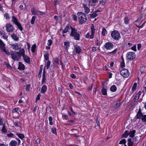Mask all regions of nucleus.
I'll return each mask as SVG.
<instances>
[{"label": "nucleus", "instance_id": "nucleus-45", "mask_svg": "<svg viewBox=\"0 0 146 146\" xmlns=\"http://www.w3.org/2000/svg\"><path fill=\"white\" fill-rule=\"evenodd\" d=\"M17 135L18 137L21 139H23L24 137V136L23 134H21V133H17Z\"/></svg>", "mask_w": 146, "mask_h": 146}, {"label": "nucleus", "instance_id": "nucleus-33", "mask_svg": "<svg viewBox=\"0 0 146 146\" xmlns=\"http://www.w3.org/2000/svg\"><path fill=\"white\" fill-rule=\"evenodd\" d=\"M19 52L21 56H23L25 55V50L23 48H22L21 49Z\"/></svg>", "mask_w": 146, "mask_h": 146}, {"label": "nucleus", "instance_id": "nucleus-5", "mask_svg": "<svg viewBox=\"0 0 146 146\" xmlns=\"http://www.w3.org/2000/svg\"><path fill=\"white\" fill-rule=\"evenodd\" d=\"M111 35L113 38L116 40H118L121 38L120 34L117 30L113 31L111 33Z\"/></svg>", "mask_w": 146, "mask_h": 146}, {"label": "nucleus", "instance_id": "nucleus-12", "mask_svg": "<svg viewBox=\"0 0 146 146\" xmlns=\"http://www.w3.org/2000/svg\"><path fill=\"white\" fill-rule=\"evenodd\" d=\"M82 7L84 8V12L85 14H88L90 11V9L88 6L86 4H82Z\"/></svg>", "mask_w": 146, "mask_h": 146}, {"label": "nucleus", "instance_id": "nucleus-52", "mask_svg": "<svg viewBox=\"0 0 146 146\" xmlns=\"http://www.w3.org/2000/svg\"><path fill=\"white\" fill-rule=\"evenodd\" d=\"M122 61L121 63V67H123L125 66V64L124 63V60L123 58L122 59Z\"/></svg>", "mask_w": 146, "mask_h": 146}, {"label": "nucleus", "instance_id": "nucleus-59", "mask_svg": "<svg viewBox=\"0 0 146 146\" xmlns=\"http://www.w3.org/2000/svg\"><path fill=\"white\" fill-rule=\"evenodd\" d=\"M19 108L18 107L16 108H15L12 111L13 113H14L15 112H17L19 110Z\"/></svg>", "mask_w": 146, "mask_h": 146}, {"label": "nucleus", "instance_id": "nucleus-62", "mask_svg": "<svg viewBox=\"0 0 146 146\" xmlns=\"http://www.w3.org/2000/svg\"><path fill=\"white\" fill-rule=\"evenodd\" d=\"M69 108L70 109V110H71V112H72V113L73 114H76L75 113L73 110L72 108V107H69Z\"/></svg>", "mask_w": 146, "mask_h": 146}, {"label": "nucleus", "instance_id": "nucleus-32", "mask_svg": "<svg viewBox=\"0 0 146 146\" xmlns=\"http://www.w3.org/2000/svg\"><path fill=\"white\" fill-rule=\"evenodd\" d=\"M89 15L90 16V17L91 18H94L98 16V15L96 13V12H94L92 14H90Z\"/></svg>", "mask_w": 146, "mask_h": 146}, {"label": "nucleus", "instance_id": "nucleus-17", "mask_svg": "<svg viewBox=\"0 0 146 146\" xmlns=\"http://www.w3.org/2000/svg\"><path fill=\"white\" fill-rule=\"evenodd\" d=\"M0 35L5 39H7L8 37V36L6 35L4 31L3 30L0 31Z\"/></svg>", "mask_w": 146, "mask_h": 146}, {"label": "nucleus", "instance_id": "nucleus-30", "mask_svg": "<svg viewBox=\"0 0 146 146\" xmlns=\"http://www.w3.org/2000/svg\"><path fill=\"white\" fill-rule=\"evenodd\" d=\"M128 142L127 144L128 146H132L133 142L131 141V139H129L128 140Z\"/></svg>", "mask_w": 146, "mask_h": 146}, {"label": "nucleus", "instance_id": "nucleus-14", "mask_svg": "<svg viewBox=\"0 0 146 146\" xmlns=\"http://www.w3.org/2000/svg\"><path fill=\"white\" fill-rule=\"evenodd\" d=\"M141 94V91H139L138 93L136 94L134 99V101L135 102H137Z\"/></svg>", "mask_w": 146, "mask_h": 146}, {"label": "nucleus", "instance_id": "nucleus-10", "mask_svg": "<svg viewBox=\"0 0 146 146\" xmlns=\"http://www.w3.org/2000/svg\"><path fill=\"white\" fill-rule=\"evenodd\" d=\"M5 28L7 31L9 33L13 32L14 30L13 26L9 23L6 24Z\"/></svg>", "mask_w": 146, "mask_h": 146}, {"label": "nucleus", "instance_id": "nucleus-24", "mask_svg": "<svg viewBox=\"0 0 146 146\" xmlns=\"http://www.w3.org/2000/svg\"><path fill=\"white\" fill-rule=\"evenodd\" d=\"M75 50L76 52L78 54L80 53L82 51L81 49L79 46H75Z\"/></svg>", "mask_w": 146, "mask_h": 146}, {"label": "nucleus", "instance_id": "nucleus-21", "mask_svg": "<svg viewBox=\"0 0 146 146\" xmlns=\"http://www.w3.org/2000/svg\"><path fill=\"white\" fill-rule=\"evenodd\" d=\"M12 21L15 25L19 22L17 18L14 16L12 17Z\"/></svg>", "mask_w": 146, "mask_h": 146}, {"label": "nucleus", "instance_id": "nucleus-22", "mask_svg": "<svg viewBox=\"0 0 146 146\" xmlns=\"http://www.w3.org/2000/svg\"><path fill=\"white\" fill-rule=\"evenodd\" d=\"M64 47L66 49H68L70 46V42L68 41H65L64 43Z\"/></svg>", "mask_w": 146, "mask_h": 146}, {"label": "nucleus", "instance_id": "nucleus-46", "mask_svg": "<svg viewBox=\"0 0 146 146\" xmlns=\"http://www.w3.org/2000/svg\"><path fill=\"white\" fill-rule=\"evenodd\" d=\"M49 124L51 125H52L53 124L52 122V118L51 116H50L49 117Z\"/></svg>", "mask_w": 146, "mask_h": 146}, {"label": "nucleus", "instance_id": "nucleus-13", "mask_svg": "<svg viewBox=\"0 0 146 146\" xmlns=\"http://www.w3.org/2000/svg\"><path fill=\"white\" fill-rule=\"evenodd\" d=\"M11 45L13 49L15 50H18L19 48V45L17 43L11 44Z\"/></svg>", "mask_w": 146, "mask_h": 146}, {"label": "nucleus", "instance_id": "nucleus-1", "mask_svg": "<svg viewBox=\"0 0 146 146\" xmlns=\"http://www.w3.org/2000/svg\"><path fill=\"white\" fill-rule=\"evenodd\" d=\"M78 17V20L80 24H82L87 21V17L86 14L82 12H79L77 13Z\"/></svg>", "mask_w": 146, "mask_h": 146}, {"label": "nucleus", "instance_id": "nucleus-61", "mask_svg": "<svg viewBox=\"0 0 146 146\" xmlns=\"http://www.w3.org/2000/svg\"><path fill=\"white\" fill-rule=\"evenodd\" d=\"M30 85H28L27 86L26 89L27 91H28L29 90L30 88Z\"/></svg>", "mask_w": 146, "mask_h": 146}, {"label": "nucleus", "instance_id": "nucleus-58", "mask_svg": "<svg viewBox=\"0 0 146 146\" xmlns=\"http://www.w3.org/2000/svg\"><path fill=\"white\" fill-rule=\"evenodd\" d=\"M7 136L8 137H15V135L13 133H10L7 134Z\"/></svg>", "mask_w": 146, "mask_h": 146}, {"label": "nucleus", "instance_id": "nucleus-27", "mask_svg": "<svg viewBox=\"0 0 146 146\" xmlns=\"http://www.w3.org/2000/svg\"><path fill=\"white\" fill-rule=\"evenodd\" d=\"M98 2V0H92V1H89L90 4H91L92 6H94L95 4L97 3Z\"/></svg>", "mask_w": 146, "mask_h": 146}, {"label": "nucleus", "instance_id": "nucleus-16", "mask_svg": "<svg viewBox=\"0 0 146 146\" xmlns=\"http://www.w3.org/2000/svg\"><path fill=\"white\" fill-rule=\"evenodd\" d=\"M23 56L25 62L29 64L30 63V58L28 56L25 55Z\"/></svg>", "mask_w": 146, "mask_h": 146}, {"label": "nucleus", "instance_id": "nucleus-53", "mask_svg": "<svg viewBox=\"0 0 146 146\" xmlns=\"http://www.w3.org/2000/svg\"><path fill=\"white\" fill-rule=\"evenodd\" d=\"M52 43V40H48L47 44L48 46H50L51 45Z\"/></svg>", "mask_w": 146, "mask_h": 146}, {"label": "nucleus", "instance_id": "nucleus-47", "mask_svg": "<svg viewBox=\"0 0 146 146\" xmlns=\"http://www.w3.org/2000/svg\"><path fill=\"white\" fill-rule=\"evenodd\" d=\"M129 19L127 17H125L124 19V22L126 24H128L129 23Z\"/></svg>", "mask_w": 146, "mask_h": 146}, {"label": "nucleus", "instance_id": "nucleus-56", "mask_svg": "<svg viewBox=\"0 0 146 146\" xmlns=\"http://www.w3.org/2000/svg\"><path fill=\"white\" fill-rule=\"evenodd\" d=\"M142 120L146 122V115H144L141 118Z\"/></svg>", "mask_w": 146, "mask_h": 146}, {"label": "nucleus", "instance_id": "nucleus-44", "mask_svg": "<svg viewBox=\"0 0 146 146\" xmlns=\"http://www.w3.org/2000/svg\"><path fill=\"white\" fill-rule=\"evenodd\" d=\"M46 80L45 76V74H44L42 76V82L41 84H44L45 83V81Z\"/></svg>", "mask_w": 146, "mask_h": 146}, {"label": "nucleus", "instance_id": "nucleus-36", "mask_svg": "<svg viewBox=\"0 0 146 146\" xmlns=\"http://www.w3.org/2000/svg\"><path fill=\"white\" fill-rule=\"evenodd\" d=\"M4 17L5 18L6 20H9L10 19V17L9 14L8 13H5L4 15Z\"/></svg>", "mask_w": 146, "mask_h": 146}, {"label": "nucleus", "instance_id": "nucleus-48", "mask_svg": "<svg viewBox=\"0 0 146 146\" xmlns=\"http://www.w3.org/2000/svg\"><path fill=\"white\" fill-rule=\"evenodd\" d=\"M126 142V141L125 139H123L121 140L119 142V144H125Z\"/></svg>", "mask_w": 146, "mask_h": 146}, {"label": "nucleus", "instance_id": "nucleus-49", "mask_svg": "<svg viewBox=\"0 0 146 146\" xmlns=\"http://www.w3.org/2000/svg\"><path fill=\"white\" fill-rule=\"evenodd\" d=\"M121 103L120 102V101H117L115 105V107L116 108H118L121 105Z\"/></svg>", "mask_w": 146, "mask_h": 146}, {"label": "nucleus", "instance_id": "nucleus-8", "mask_svg": "<svg viewBox=\"0 0 146 146\" xmlns=\"http://www.w3.org/2000/svg\"><path fill=\"white\" fill-rule=\"evenodd\" d=\"M126 57L127 59L131 60L135 58L136 55L134 52H130L127 53Z\"/></svg>", "mask_w": 146, "mask_h": 146}, {"label": "nucleus", "instance_id": "nucleus-51", "mask_svg": "<svg viewBox=\"0 0 146 146\" xmlns=\"http://www.w3.org/2000/svg\"><path fill=\"white\" fill-rule=\"evenodd\" d=\"M131 49L135 51H136L137 50L136 45H134L133 46L131 47Z\"/></svg>", "mask_w": 146, "mask_h": 146}, {"label": "nucleus", "instance_id": "nucleus-15", "mask_svg": "<svg viewBox=\"0 0 146 146\" xmlns=\"http://www.w3.org/2000/svg\"><path fill=\"white\" fill-rule=\"evenodd\" d=\"M71 28H72L69 25H68L63 31V33H66V32L69 31L70 29H71Z\"/></svg>", "mask_w": 146, "mask_h": 146}, {"label": "nucleus", "instance_id": "nucleus-40", "mask_svg": "<svg viewBox=\"0 0 146 146\" xmlns=\"http://www.w3.org/2000/svg\"><path fill=\"white\" fill-rule=\"evenodd\" d=\"M144 15H141V16H140V17H139L135 21V22H137L139 21H140L143 19V17Z\"/></svg>", "mask_w": 146, "mask_h": 146}, {"label": "nucleus", "instance_id": "nucleus-19", "mask_svg": "<svg viewBox=\"0 0 146 146\" xmlns=\"http://www.w3.org/2000/svg\"><path fill=\"white\" fill-rule=\"evenodd\" d=\"M136 133L135 130H134L129 132V135L130 137L133 138L134 137V134Z\"/></svg>", "mask_w": 146, "mask_h": 146}, {"label": "nucleus", "instance_id": "nucleus-28", "mask_svg": "<svg viewBox=\"0 0 146 146\" xmlns=\"http://www.w3.org/2000/svg\"><path fill=\"white\" fill-rule=\"evenodd\" d=\"M110 90L112 92H115L117 90V88L115 85L112 86L110 88Z\"/></svg>", "mask_w": 146, "mask_h": 146}, {"label": "nucleus", "instance_id": "nucleus-11", "mask_svg": "<svg viewBox=\"0 0 146 146\" xmlns=\"http://www.w3.org/2000/svg\"><path fill=\"white\" fill-rule=\"evenodd\" d=\"M104 47L106 50H110L113 48V45L111 43L108 42L105 43Z\"/></svg>", "mask_w": 146, "mask_h": 146}, {"label": "nucleus", "instance_id": "nucleus-20", "mask_svg": "<svg viewBox=\"0 0 146 146\" xmlns=\"http://www.w3.org/2000/svg\"><path fill=\"white\" fill-rule=\"evenodd\" d=\"M17 145V142L15 140L11 141L9 144V146H16Z\"/></svg>", "mask_w": 146, "mask_h": 146}, {"label": "nucleus", "instance_id": "nucleus-42", "mask_svg": "<svg viewBox=\"0 0 146 146\" xmlns=\"http://www.w3.org/2000/svg\"><path fill=\"white\" fill-rule=\"evenodd\" d=\"M44 57L46 60H48L49 54L48 53H46L44 54Z\"/></svg>", "mask_w": 146, "mask_h": 146}, {"label": "nucleus", "instance_id": "nucleus-4", "mask_svg": "<svg viewBox=\"0 0 146 146\" xmlns=\"http://www.w3.org/2000/svg\"><path fill=\"white\" fill-rule=\"evenodd\" d=\"M11 55L12 58L15 60H19L21 56L19 52L12 51Z\"/></svg>", "mask_w": 146, "mask_h": 146}, {"label": "nucleus", "instance_id": "nucleus-3", "mask_svg": "<svg viewBox=\"0 0 146 146\" xmlns=\"http://www.w3.org/2000/svg\"><path fill=\"white\" fill-rule=\"evenodd\" d=\"M90 33H88L85 35V37L86 38H89L91 39H92L94 38V33L95 32V29L94 28V24H92L91 26Z\"/></svg>", "mask_w": 146, "mask_h": 146}, {"label": "nucleus", "instance_id": "nucleus-35", "mask_svg": "<svg viewBox=\"0 0 146 146\" xmlns=\"http://www.w3.org/2000/svg\"><path fill=\"white\" fill-rule=\"evenodd\" d=\"M137 84L136 83H134L133 85V86L131 89L132 91L133 92L136 90L137 87Z\"/></svg>", "mask_w": 146, "mask_h": 146}, {"label": "nucleus", "instance_id": "nucleus-60", "mask_svg": "<svg viewBox=\"0 0 146 146\" xmlns=\"http://www.w3.org/2000/svg\"><path fill=\"white\" fill-rule=\"evenodd\" d=\"M41 95L40 94H39L37 95L36 98V101L37 100H38L40 99V97Z\"/></svg>", "mask_w": 146, "mask_h": 146}, {"label": "nucleus", "instance_id": "nucleus-25", "mask_svg": "<svg viewBox=\"0 0 146 146\" xmlns=\"http://www.w3.org/2000/svg\"><path fill=\"white\" fill-rule=\"evenodd\" d=\"M47 89V87L45 85H43L41 89V92L43 94L44 93L46 92Z\"/></svg>", "mask_w": 146, "mask_h": 146}, {"label": "nucleus", "instance_id": "nucleus-39", "mask_svg": "<svg viewBox=\"0 0 146 146\" xmlns=\"http://www.w3.org/2000/svg\"><path fill=\"white\" fill-rule=\"evenodd\" d=\"M36 48V45L35 44H33L31 48V50L32 52H34Z\"/></svg>", "mask_w": 146, "mask_h": 146}, {"label": "nucleus", "instance_id": "nucleus-9", "mask_svg": "<svg viewBox=\"0 0 146 146\" xmlns=\"http://www.w3.org/2000/svg\"><path fill=\"white\" fill-rule=\"evenodd\" d=\"M31 12L32 15L38 16L42 15L44 14V12L35 10L34 8L31 9Z\"/></svg>", "mask_w": 146, "mask_h": 146}, {"label": "nucleus", "instance_id": "nucleus-37", "mask_svg": "<svg viewBox=\"0 0 146 146\" xmlns=\"http://www.w3.org/2000/svg\"><path fill=\"white\" fill-rule=\"evenodd\" d=\"M36 19V17L35 16H33L32 17L31 22V24L32 25H33L34 24Z\"/></svg>", "mask_w": 146, "mask_h": 146}, {"label": "nucleus", "instance_id": "nucleus-63", "mask_svg": "<svg viewBox=\"0 0 146 146\" xmlns=\"http://www.w3.org/2000/svg\"><path fill=\"white\" fill-rule=\"evenodd\" d=\"M70 76L72 78L74 79H75L76 78V76L74 74H72L70 75Z\"/></svg>", "mask_w": 146, "mask_h": 146}, {"label": "nucleus", "instance_id": "nucleus-41", "mask_svg": "<svg viewBox=\"0 0 146 146\" xmlns=\"http://www.w3.org/2000/svg\"><path fill=\"white\" fill-rule=\"evenodd\" d=\"M102 94L104 95H106L107 94V90L105 88H103L102 91Z\"/></svg>", "mask_w": 146, "mask_h": 146}, {"label": "nucleus", "instance_id": "nucleus-29", "mask_svg": "<svg viewBox=\"0 0 146 146\" xmlns=\"http://www.w3.org/2000/svg\"><path fill=\"white\" fill-rule=\"evenodd\" d=\"M129 135V132L127 130L125 131L124 133L122 135V136L124 137H127Z\"/></svg>", "mask_w": 146, "mask_h": 146}, {"label": "nucleus", "instance_id": "nucleus-18", "mask_svg": "<svg viewBox=\"0 0 146 146\" xmlns=\"http://www.w3.org/2000/svg\"><path fill=\"white\" fill-rule=\"evenodd\" d=\"M140 109L139 110V111L138 112L137 115H136V117L137 119H140L141 118H142L143 116L141 111H140Z\"/></svg>", "mask_w": 146, "mask_h": 146}, {"label": "nucleus", "instance_id": "nucleus-38", "mask_svg": "<svg viewBox=\"0 0 146 146\" xmlns=\"http://www.w3.org/2000/svg\"><path fill=\"white\" fill-rule=\"evenodd\" d=\"M15 25L17 26L18 27L21 31H22V27L21 24L19 22H18Z\"/></svg>", "mask_w": 146, "mask_h": 146}, {"label": "nucleus", "instance_id": "nucleus-2", "mask_svg": "<svg viewBox=\"0 0 146 146\" xmlns=\"http://www.w3.org/2000/svg\"><path fill=\"white\" fill-rule=\"evenodd\" d=\"M77 31V29L75 28H71V31L70 35L73 37L75 40H79L80 39V35Z\"/></svg>", "mask_w": 146, "mask_h": 146}, {"label": "nucleus", "instance_id": "nucleus-64", "mask_svg": "<svg viewBox=\"0 0 146 146\" xmlns=\"http://www.w3.org/2000/svg\"><path fill=\"white\" fill-rule=\"evenodd\" d=\"M19 8L20 9V10L21 11L23 9H24V7L23 5H21L19 6Z\"/></svg>", "mask_w": 146, "mask_h": 146}, {"label": "nucleus", "instance_id": "nucleus-23", "mask_svg": "<svg viewBox=\"0 0 146 146\" xmlns=\"http://www.w3.org/2000/svg\"><path fill=\"white\" fill-rule=\"evenodd\" d=\"M18 68L19 70H23L25 68V66L21 62H19Z\"/></svg>", "mask_w": 146, "mask_h": 146}, {"label": "nucleus", "instance_id": "nucleus-7", "mask_svg": "<svg viewBox=\"0 0 146 146\" xmlns=\"http://www.w3.org/2000/svg\"><path fill=\"white\" fill-rule=\"evenodd\" d=\"M129 72L128 70L125 68H122L120 71V74L123 77L127 78L129 76Z\"/></svg>", "mask_w": 146, "mask_h": 146}, {"label": "nucleus", "instance_id": "nucleus-43", "mask_svg": "<svg viewBox=\"0 0 146 146\" xmlns=\"http://www.w3.org/2000/svg\"><path fill=\"white\" fill-rule=\"evenodd\" d=\"M107 0H100V3L102 5H105Z\"/></svg>", "mask_w": 146, "mask_h": 146}, {"label": "nucleus", "instance_id": "nucleus-6", "mask_svg": "<svg viewBox=\"0 0 146 146\" xmlns=\"http://www.w3.org/2000/svg\"><path fill=\"white\" fill-rule=\"evenodd\" d=\"M0 49L1 51L5 52L6 54L8 55H10L9 52L6 50V49L5 44L1 40H0Z\"/></svg>", "mask_w": 146, "mask_h": 146}, {"label": "nucleus", "instance_id": "nucleus-26", "mask_svg": "<svg viewBox=\"0 0 146 146\" xmlns=\"http://www.w3.org/2000/svg\"><path fill=\"white\" fill-rule=\"evenodd\" d=\"M11 37L12 39H13L14 40L17 41L19 39V37L14 34H12L11 35Z\"/></svg>", "mask_w": 146, "mask_h": 146}, {"label": "nucleus", "instance_id": "nucleus-31", "mask_svg": "<svg viewBox=\"0 0 146 146\" xmlns=\"http://www.w3.org/2000/svg\"><path fill=\"white\" fill-rule=\"evenodd\" d=\"M3 126L2 129L1 130L2 132L3 133H5L7 132V131L5 128V124H3L2 125Z\"/></svg>", "mask_w": 146, "mask_h": 146}, {"label": "nucleus", "instance_id": "nucleus-50", "mask_svg": "<svg viewBox=\"0 0 146 146\" xmlns=\"http://www.w3.org/2000/svg\"><path fill=\"white\" fill-rule=\"evenodd\" d=\"M50 61L48 60L47 63V64H46V67L47 69H48V68L49 67H50Z\"/></svg>", "mask_w": 146, "mask_h": 146}, {"label": "nucleus", "instance_id": "nucleus-57", "mask_svg": "<svg viewBox=\"0 0 146 146\" xmlns=\"http://www.w3.org/2000/svg\"><path fill=\"white\" fill-rule=\"evenodd\" d=\"M72 18L75 21H76L77 20V17L76 15H72Z\"/></svg>", "mask_w": 146, "mask_h": 146}, {"label": "nucleus", "instance_id": "nucleus-54", "mask_svg": "<svg viewBox=\"0 0 146 146\" xmlns=\"http://www.w3.org/2000/svg\"><path fill=\"white\" fill-rule=\"evenodd\" d=\"M52 132L55 134H57L56 129L55 128H52Z\"/></svg>", "mask_w": 146, "mask_h": 146}, {"label": "nucleus", "instance_id": "nucleus-34", "mask_svg": "<svg viewBox=\"0 0 146 146\" xmlns=\"http://www.w3.org/2000/svg\"><path fill=\"white\" fill-rule=\"evenodd\" d=\"M107 31L106 29L104 28H103L102 31V34L104 36L106 35L107 34Z\"/></svg>", "mask_w": 146, "mask_h": 146}, {"label": "nucleus", "instance_id": "nucleus-55", "mask_svg": "<svg viewBox=\"0 0 146 146\" xmlns=\"http://www.w3.org/2000/svg\"><path fill=\"white\" fill-rule=\"evenodd\" d=\"M3 118L0 117V125H2L5 124L3 123Z\"/></svg>", "mask_w": 146, "mask_h": 146}]
</instances>
